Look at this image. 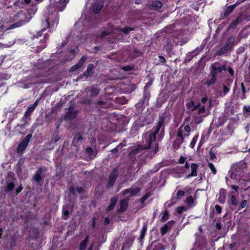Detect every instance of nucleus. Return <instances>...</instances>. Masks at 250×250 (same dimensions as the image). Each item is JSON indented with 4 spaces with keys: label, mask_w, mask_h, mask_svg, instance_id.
I'll list each match as a JSON object with an SVG mask.
<instances>
[{
    "label": "nucleus",
    "mask_w": 250,
    "mask_h": 250,
    "mask_svg": "<svg viewBox=\"0 0 250 250\" xmlns=\"http://www.w3.org/2000/svg\"><path fill=\"white\" fill-rule=\"evenodd\" d=\"M165 118L161 116L159 118V121L157 126L153 128L150 132H147L143 135V140L148 144L146 148H150L154 147V153H156L158 150L157 143H155L156 135L162 128L161 131H164V124Z\"/></svg>",
    "instance_id": "1"
},
{
    "label": "nucleus",
    "mask_w": 250,
    "mask_h": 250,
    "mask_svg": "<svg viewBox=\"0 0 250 250\" xmlns=\"http://www.w3.org/2000/svg\"><path fill=\"white\" fill-rule=\"evenodd\" d=\"M68 0H55L51 3L48 8V12L53 14L62 11L65 7Z\"/></svg>",
    "instance_id": "2"
},
{
    "label": "nucleus",
    "mask_w": 250,
    "mask_h": 250,
    "mask_svg": "<svg viewBox=\"0 0 250 250\" xmlns=\"http://www.w3.org/2000/svg\"><path fill=\"white\" fill-rule=\"evenodd\" d=\"M190 131V127L188 125L180 126L177 131V141L179 144H181L183 142L184 137L188 136Z\"/></svg>",
    "instance_id": "3"
},
{
    "label": "nucleus",
    "mask_w": 250,
    "mask_h": 250,
    "mask_svg": "<svg viewBox=\"0 0 250 250\" xmlns=\"http://www.w3.org/2000/svg\"><path fill=\"white\" fill-rule=\"evenodd\" d=\"M31 135H27L19 144L17 148L18 152H22L27 146Z\"/></svg>",
    "instance_id": "4"
},
{
    "label": "nucleus",
    "mask_w": 250,
    "mask_h": 250,
    "mask_svg": "<svg viewBox=\"0 0 250 250\" xmlns=\"http://www.w3.org/2000/svg\"><path fill=\"white\" fill-rule=\"evenodd\" d=\"M140 189L141 188L139 187L133 186L130 188L125 190L123 194H129V197H133L137 195V194L139 192Z\"/></svg>",
    "instance_id": "5"
},
{
    "label": "nucleus",
    "mask_w": 250,
    "mask_h": 250,
    "mask_svg": "<svg viewBox=\"0 0 250 250\" xmlns=\"http://www.w3.org/2000/svg\"><path fill=\"white\" fill-rule=\"evenodd\" d=\"M212 70H211V74L215 76L217 72H221L223 70L226 69V66L224 65L220 66L217 63H214L211 66Z\"/></svg>",
    "instance_id": "6"
},
{
    "label": "nucleus",
    "mask_w": 250,
    "mask_h": 250,
    "mask_svg": "<svg viewBox=\"0 0 250 250\" xmlns=\"http://www.w3.org/2000/svg\"><path fill=\"white\" fill-rule=\"evenodd\" d=\"M179 162L181 164H184L186 162L185 167L186 169H180L178 167H176V170L181 174H184L186 173V170L189 168V166L188 162L186 161V158L184 157H180Z\"/></svg>",
    "instance_id": "7"
},
{
    "label": "nucleus",
    "mask_w": 250,
    "mask_h": 250,
    "mask_svg": "<svg viewBox=\"0 0 250 250\" xmlns=\"http://www.w3.org/2000/svg\"><path fill=\"white\" fill-rule=\"evenodd\" d=\"M198 167V165L195 163H192L190 165L191 172L189 174L186 176V178H189L191 177H195L197 175V170Z\"/></svg>",
    "instance_id": "8"
},
{
    "label": "nucleus",
    "mask_w": 250,
    "mask_h": 250,
    "mask_svg": "<svg viewBox=\"0 0 250 250\" xmlns=\"http://www.w3.org/2000/svg\"><path fill=\"white\" fill-rule=\"evenodd\" d=\"M117 175H118V173L116 170H114L111 173V174H110V175L109 176V181H108V183L107 185V186L108 187H111L113 185V184L116 179Z\"/></svg>",
    "instance_id": "9"
},
{
    "label": "nucleus",
    "mask_w": 250,
    "mask_h": 250,
    "mask_svg": "<svg viewBox=\"0 0 250 250\" xmlns=\"http://www.w3.org/2000/svg\"><path fill=\"white\" fill-rule=\"evenodd\" d=\"M86 60V57L83 56L80 60L79 63L77 64L74 65L71 68L70 70L73 71H75L79 68H80L82 67L84 63Z\"/></svg>",
    "instance_id": "10"
},
{
    "label": "nucleus",
    "mask_w": 250,
    "mask_h": 250,
    "mask_svg": "<svg viewBox=\"0 0 250 250\" xmlns=\"http://www.w3.org/2000/svg\"><path fill=\"white\" fill-rule=\"evenodd\" d=\"M38 103L39 100H36L33 104L30 105L25 112L24 116L26 117L29 116L36 108L38 104Z\"/></svg>",
    "instance_id": "11"
},
{
    "label": "nucleus",
    "mask_w": 250,
    "mask_h": 250,
    "mask_svg": "<svg viewBox=\"0 0 250 250\" xmlns=\"http://www.w3.org/2000/svg\"><path fill=\"white\" fill-rule=\"evenodd\" d=\"M78 114V112L73 108H70L68 112L66 115V118L68 119H73L75 118Z\"/></svg>",
    "instance_id": "12"
},
{
    "label": "nucleus",
    "mask_w": 250,
    "mask_h": 250,
    "mask_svg": "<svg viewBox=\"0 0 250 250\" xmlns=\"http://www.w3.org/2000/svg\"><path fill=\"white\" fill-rule=\"evenodd\" d=\"M200 106V104H196L193 101L190 100L187 104V106L188 109L191 111H193L198 108V106Z\"/></svg>",
    "instance_id": "13"
},
{
    "label": "nucleus",
    "mask_w": 250,
    "mask_h": 250,
    "mask_svg": "<svg viewBox=\"0 0 250 250\" xmlns=\"http://www.w3.org/2000/svg\"><path fill=\"white\" fill-rule=\"evenodd\" d=\"M103 6V4L101 2L95 3L93 5V11L95 13H98Z\"/></svg>",
    "instance_id": "14"
},
{
    "label": "nucleus",
    "mask_w": 250,
    "mask_h": 250,
    "mask_svg": "<svg viewBox=\"0 0 250 250\" xmlns=\"http://www.w3.org/2000/svg\"><path fill=\"white\" fill-rule=\"evenodd\" d=\"M128 206L127 200H122L120 203V208L119 209V211L123 212L125 211Z\"/></svg>",
    "instance_id": "15"
},
{
    "label": "nucleus",
    "mask_w": 250,
    "mask_h": 250,
    "mask_svg": "<svg viewBox=\"0 0 250 250\" xmlns=\"http://www.w3.org/2000/svg\"><path fill=\"white\" fill-rule=\"evenodd\" d=\"M163 5V3L160 1H155L152 4V8L154 9H157L161 8Z\"/></svg>",
    "instance_id": "16"
},
{
    "label": "nucleus",
    "mask_w": 250,
    "mask_h": 250,
    "mask_svg": "<svg viewBox=\"0 0 250 250\" xmlns=\"http://www.w3.org/2000/svg\"><path fill=\"white\" fill-rule=\"evenodd\" d=\"M88 241V237H86L80 244V250H85Z\"/></svg>",
    "instance_id": "17"
},
{
    "label": "nucleus",
    "mask_w": 250,
    "mask_h": 250,
    "mask_svg": "<svg viewBox=\"0 0 250 250\" xmlns=\"http://www.w3.org/2000/svg\"><path fill=\"white\" fill-rule=\"evenodd\" d=\"M117 201V199L116 198H113L111 199V202H110V204L107 208L108 210H110L114 208Z\"/></svg>",
    "instance_id": "18"
},
{
    "label": "nucleus",
    "mask_w": 250,
    "mask_h": 250,
    "mask_svg": "<svg viewBox=\"0 0 250 250\" xmlns=\"http://www.w3.org/2000/svg\"><path fill=\"white\" fill-rule=\"evenodd\" d=\"M62 213L64 218L66 219V217L69 214V207L67 205H65L63 207Z\"/></svg>",
    "instance_id": "19"
},
{
    "label": "nucleus",
    "mask_w": 250,
    "mask_h": 250,
    "mask_svg": "<svg viewBox=\"0 0 250 250\" xmlns=\"http://www.w3.org/2000/svg\"><path fill=\"white\" fill-rule=\"evenodd\" d=\"M42 173V169H39L37 172L36 173L34 176V179L36 180V182H39L41 181V175Z\"/></svg>",
    "instance_id": "20"
},
{
    "label": "nucleus",
    "mask_w": 250,
    "mask_h": 250,
    "mask_svg": "<svg viewBox=\"0 0 250 250\" xmlns=\"http://www.w3.org/2000/svg\"><path fill=\"white\" fill-rule=\"evenodd\" d=\"M234 41H235V37H231L228 40L226 44L228 46H229V47H230L231 48V47H232V46L234 44Z\"/></svg>",
    "instance_id": "21"
},
{
    "label": "nucleus",
    "mask_w": 250,
    "mask_h": 250,
    "mask_svg": "<svg viewBox=\"0 0 250 250\" xmlns=\"http://www.w3.org/2000/svg\"><path fill=\"white\" fill-rule=\"evenodd\" d=\"M169 223L165 224L164 227L161 228V233L162 235H165L167 231L169 229V227L168 225Z\"/></svg>",
    "instance_id": "22"
},
{
    "label": "nucleus",
    "mask_w": 250,
    "mask_h": 250,
    "mask_svg": "<svg viewBox=\"0 0 250 250\" xmlns=\"http://www.w3.org/2000/svg\"><path fill=\"white\" fill-rule=\"evenodd\" d=\"M94 65L92 64H90L88 66L86 72L84 73L85 76L88 77L90 75L92 70L94 68Z\"/></svg>",
    "instance_id": "23"
},
{
    "label": "nucleus",
    "mask_w": 250,
    "mask_h": 250,
    "mask_svg": "<svg viewBox=\"0 0 250 250\" xmlns=\"http://www.w3.org/2000/svg\"><path fill=\"white\" fill-rule=\"evenodd\" d=\"M231 49L230 47H229V46H228L226 44L225 45V46L222 47V48L219 51V54H224L227 52L229 50Z\"/></svg>",
    "instance_id": "24"
},
{
    "label": "nucleus",
    "mask_w": 250,
    "mask_h": 250,
    "mask_svg": "<svg viewBox=\"0 0 250 250\" xmlns=\"http://www.w3.org/2000/svg\"><path fill=\"white\" fill-rule=\"evenodd\" d=\"M197 140H198V136H195L193 138L192 141L191 142V143H190V145H189V146L191 148H193L194 147V146H195Z\"/></svg>",
    "instance_id": "25"
},
{
    "label": "nucleus",
    "mask_w": 250,
    "mask_h": 250,
    "mask_svg": "<svg viewBox=\"0 0 250 250\" xmlns=\"http://www.w3.org/2000/svg\"><path fill=\"white\" fill-rule=\"evenodd\" d=\"M114 33V31L113 29H110L107 31H104L101 34V37H104L110 33Z\"/></svg>",
    "instance_id": "26"
},
{
    "label": "nucleus",
    "mask_w": 250,
    "mask_h": 250,
    "mask_svg": "<svg viewBox=\"0 0 250 250\" xmlns=\"http://www.w3.org/2000/svg\"><path fill=\"white\" fill-rule=\"evenodd\" d=\"M99 93V89L97 87H93L91 89V94L93 96H96Z\"/></svg>",
    "instance_id": "27"
},
{
    "label": "nucleus",
    "mask_w": 250,
    "mask_h": 250,
    "mask_svg": "<svg viewBox=\"0 0 250 250\" xmlns=\"http://www.w3.org/2000/svg\"><path fill=\"white\" fill-rule=\"evenodd\" d=\"M208 166L209 167L210 169L211 170L212 173L213 174H215L216 173V170L214 166L211 163H209L208 164Z\"/></svg>",
    "instance_id": "28"
},
{
    "label": "nucleus",
    "mask_w": 250,
    "mask_h": 250,
    "mask_svg": "<svg viewBox=\"0 0 250 250\" xmlns=\"http://www.w3.org/2000/svg\"><path fill=\"white\" fill-rule=\"evenodd\" d=\"M168 218V213L167 210H165L163 212V215L162 217V220L163 221H165L167 220Z\"/></svg>",
    "instance_id": "29"
},
{
    "label": "nucleus",
    "mask_w": 250,
    "mask_h": 250,
    "mask_svg": "<svg viewBox=\"0 0 250 250\" xmlns=\"http://www.w3.org/2000/svg\"><path fill=\"white\" fill-rule=\"evenodd\" d=\"M147 230V226L146 225H144L143 228H142L141 230V238H143L145 235V233Z\"/></svg>",
    "instance_id": "30"
},
{
    "label": "nucleus",
    "mask_w": 250,
    "mask_h": 250,
    "mask_svg": "<svg viewBox=\"0 0 250 250\" xmlns=\"http://www.w3.org/2000/svg\"><path fill=\"white\" fill-rule=\"evenodd\" d=\"M186 202L188 205H191L193 203L194 200L192 196H190L187 198Z\"/></svg>",
    "instance_id": "31"
},
{
    "label": "nucleus",
    "mask_w": 250,
    "mask_h": 250,
    "mask_svg": "<svg viewBox=\"0 0 250 250\" xmlns=\"http://www.w3.org/2000/svg\"><path fill=\"white\" fill-rule=\"evenodd\" d=\"M215 81H216V76L214 75V74H213V75H212V79L211 80H210L209 81H208L207 82V83L208 85H210V84L214 83Z\"/></svg>",
    "instance_id": "32"
},
{
    "label": "nucleus",
    "mask_w": 250,
    "mask_h": 250,
    "mask_svg": "<svg viewBox=\"0 0 250 250\" xmlns=\"http://www.w3.org/2000/svg\"><path fill=\"white\" fill-rule=\"evenodd\" d=\"M198 108H199V114H203L205 112V106L204 105L201 106L200 104V106H199Z\"/></svg>",
    "instance_id": "33"
},
{
    "label": "nucleus",
    "mask_w": 250,
    "mask_h": 250,
    "mask_svg": "<svg viewBox=\"0 0 250 250\" xmlns=\"http://www.w3.org/2000/svg\"><path fill=\"white\" fill-rule=\"evenodd\" d=\"M14 187V183L13 182H10L7 184L6 188H7V190L9 191V190H12L13 188Z\"/></svg>",
    "instance_id": "34"
},
{
    "label": "nucleus",
    "mask_w": 250,
    "mask_h": 250,
    "mask_svg": "<svg viewBox=\"0 0 250 250\" xmlns=\"http://www.w3.org/2000/svg\"><path fill=\"white\" fill-rule=\"evenodd\" d=\"M185 195V192L183 190H179L177 194L178 199H181Z\"/></svg>",
    "instance_id": "35"
},
{
    "label": "nucleus",
    "mask_w": 250,
    "mask_h": 250,
    "mask_svg": "<svg viewBox=\"0 0 250 250\" xmlns=\"http://www.w3.org/2000/svg\"><path fill=\"white\" fill-rule=\"evenodd\" d=\"M86 152L89 155V156L91 158L93 157V155L92 154L93 152V149L91 147H87L86 149Z\"/></svg>",
    "instance_id": "36"
},
{
    "label": "nucleus",
    "mask_w": 250,
    "mask_h": 250,
    "mask_svg": "<svg viewBox=\"0 0 250 250\" xmlns=\"http://www.w3.org/2000/svg\"><path fill=\"white\" fill-rule=\"evenodd\" d=\"M231 203L232 204V205H237V200L236 198V197L234 196V195H232L231 197Z\"/></svg>",
    "instance_id": "37"
},
{
    "label": "nucleus",
    "mask_w": 250,
    "mask_h": 250,
    "mask_svg": "<svg viewBox=\"0 0 250 250\" xmlns=\"http://www.w3.org/2000/svg\"><path fill=\"white\" fill-rule=\"evenodd\" d=\"M229 89H230V88L229 87L224 85L223 89V92L224 93V95H225L226 94H227L229 92Z\"/></svg>",
    "instance_id": "38"
},
{
    "label": "nucleus",
    "mask_w": 250,
    "mask_h": 250,
    "mask_svg": "<svg viewBox=\"0 0 250 250\" xmlns=\"http://www.w3.org/2000/svg\"><path fill=\"white\" fill-rule=\"evenodd\" d=\"M133 29L130 27H125L124 28V29L123 30V32L125 33V34H128L131 31H132Z\"/></svg>",
    "instance_id": "39"
},
{
    "label": "nucleus",
    "mask_w": 250,
    "mask_h": 250,
    "mask_svg": "<svg viewBox=\"0 0 250 250\" xmlns=\"http://www.w3.org/2000/svg\"><path fill=\"white\" fill-rule=\"evenodd\" d=\"M186 210V208L185 207H178V208H177V212L178 213H181L183 211L185 210Z\"/></svg>",
    "instance_id": "40"
},
{
    "label": "nucleus",
    "mask_w": 250,
    "mask_h": 250,
    "mask_svg": "<svg viewBox=\"0 0 250 250\" xmlns=\"http://www.w3.org/2000/svg\"><path fill=\"white\" fill-rule=\"evenodd\" d=\"M247 204V201L246 200H243L240 204V208H245Z\"/></svg>",
    "instance_id": "41"
},
{
    "label": "nucleus",
    "mask_w": 250,
    "mask_h": 250,
    "mask_svg": "<svg viewBox=\"0 0 250 250\" xmlns=\"http://www.w3.org/2000/svg\"><path fill=\"white\" fill-rule=\"evenodd\" d=\"M225 200V197L224 195L220 194L219 197V201L220 203H224Z\"/></svg>",
    "instance_id": "42"
},
{
    "label": "nucleus",
    "mask_w": 250,
    "mask_h": 250,
    "mask_svg": "<svg viewBox=\"0 0 250 250\" xmlns=\"http://www.w3.org/2000/svg\"><path fill=\"white\" fill-rule=\"evenodd\" d=\"M22 25V23H15L11 25V27L9 29H13L16 27H18L21 26Z\"/></svg>",
    "instance_id": "43"
},
{
    "label": "nucleus",
    "mask_w": 250,
    "mask_h": 250,
    "mask_svg": "<svg viewBox=\"0 0 250 250\" xmlns=\"http://www.w3.org/2000/svg\"><path fill=\"white\" fill-rule=\"evenodd\" d=\"M234 8V6H230L227 8L226 11V13H230Z\"/></svg>",
    "instance_id": "44"
},
{
    "label": "nucleus",
    "mask_w": 250,
    "mask_h": 250,
    "mask_svg": "<svg viewBox=\"0 0 250 250\" xmlns=\"http://www.w3.org/2000/svg\"><path fill=\"white\" fill-rule=\"evenodd\" d=\"M215 208V209H216V211L218 213H220L221 212L222 208H221V207L220 206L216 205Z\"/></svg>",
    "instance_id": "45"
},
{
    "label": "nucleus",
    "mask_w": 250,
    "mask_h": 250,
    "mask_svg": "<svg viewBox=\"0 0 250 250\" xmlns=\"http://www.w3.org/2000/svg\"><path fill=\"white\" fill-rule=\"evenodd\" d=\"M82 140V137L80 136H79L77 137V138H75L74 139L73 143L74 144V143H76L77 141H81Z\"/></svg>",
    "instance_id": "46"
},
{
    "label": "nucleus",
    "mask_w": 250,
    "mask_h": 250,
    "mask_svg": "<svg viewBox=\"0 0 250 250\" xmlns=\"http://www.w3.org/2000/svg\"><path fill=\"white\" fill-rule=\"evenodd\" d=\"M208 101V98L207 97H203L201 99V102L203 104H205Z\"/></svg>",
    "instance_id": "47"
},
{
    "label": "nucleus",
    "mask_w": 250,
    "mask_h": 250,
    "mask_svg": "<svg viewBox=\"0 0 250 250\" xmlns=\"http://www.w3.org/2000/svg\"><path fill=\"white\" fill-rule=\"evenodd\" d=\"M98 104H100V105H103V107H107V106L106 105H105V104L102 101H99L98 102Z\"/></svg>",
    "instance_id": "48"
},
{
    "label": "nucleus",
    "mask_w": 250,
    "mask_h": 250,
    "mask_svg": "<svg viewBox=\"0 0 250 250\" xmlns=\"http://www.w3.org/2000/svg\"><path fill=\"white\" fill-rule=\"evenodd\" d=\"M22 189V187L21 186H20L19 187H18L16 189L17 193L20 192Z\"/></svg>",
    "instance_id": "49"
},
{
    "label": "nucleus",
    "mask_w": 250,
    "mask_h": 250,
    "mask_svg": "<svg viewBox=\"0 0 250 250\" xmlns=\"http://www.w3.org/2000/svg\"><path fill=\"white\" fill-rule=\"evenodd\" d=\"M241 88H242V89L243 93H245V92H246V89H245V88L244 87V84L243 83H241Z\"/></svg>",
    "instance_id": "50"
},
{
    "label": "nucleus",
    "mask_w": 250,
    "mask_h": 250,
    "mask_svg": "<svg viewBox=\"0 0 250 250\" xmlns=\"http://www.w3.org/2000/svg\"><path fill=\"white\" fill-rule=\"evenodd\" d=\"M231 188L233 189L234 190H235L236 191H238V186H233V185H231L230 186Z\"/></svg>",
    "instance_id": "51"
},
{
    "label": "nucleus",
    "mask_w": 250,
    "mask_h": 250,
    "mask_svg": "<svg viewBox=\"0 0 250 250\" xmlns=\"http://www.w3.org/2000/svg\"><path fill=\"white\" fill-rule=\"evenodd\" d=\"M244 108L246 112H250V106H244Z\"/></svg>",
    "instance_id": "52"
},
{
    "label": "nucleus",
    "mask_w": 250,
    "mask_h": 250,
    "mask_svg": "<svg viewBox=\"0 0 250 250\" xmlns=\"http://www.w3.org/2000/svg\"><path fill=\"white\" fill-rule=\"evenodd\" d=\"M76 191H78L79 193H80L83 190V188H77L76 189Z\"/></svg>",
    "instance_id": "53"
},
{
    "label": "nucleus",
    "mask_w": 250,
    "mask_h": 250,
    "mask_svg": "<svg viewBox=\"0 0 250 250\" xmlns=\"http://www.w3.org/2000/svg\"><path fill=\"white\" fill-rule=\"evenodd\" d=\"M149 197L148 194H146L145 196H144L142 198L143 201H145L146 199H147Z\"/></svg>",
    "instance_id": "54"
},
{
    "label": "nucleus",
    "mask_w": 250,
    "mask_h": 250,
    "mask_svg": "<svg viewBox=\"0 0 250 250\" xmlns=\"http://www.w3.org/2000/svg\"><path fill=\"white\" fill-rule=\"evenodd\" d=\"M228 71L231 75H232L233 74V70L232 68H229L228 69Z\"/></svg>",
    "instance_id": "55"
},
{
    "label": "nucleus",
    "mask_w": 250,
    "mask_h": 250,
    "mask_svg": "<svg viewBox=\"0 0 250 250\" xmlns=\"http://www.w3.org/2000/svg\"><path fill=\"white\" fill-rule=\"evenodd\" d=\"M104 222L105 223V224H108L109 223V222H110V220H109V219L108 218H105L104 219Z\"/></svg>",
    "instance_id": "56"
},
{
    "label": "nucleus",
    "mask_w": 250,
    "mask_h": 250,
    "mask_svg": "<svg viewBox=\"0 0 250 250\" xmlns=\"http://www.w3.org/2000/svg\"><path fill=\"white\" fill-rule=\"evenodd\" d=\"M216 227L218 229H221V225L220 223H217L216 225Z\"/></svg>",
    "instance_id": "57"
},
{
    "label": "nucleus",
    "mask_w": 250,
    "mask_h": 250,
    "mask_svg": "<svg viewBox=\"0 0 250 250\" xmlns=\"http://www.w3.org/2000/svg\"><path fill=\"white\" fill-rule=\"evenodd\" d=\"M122 147V146H121V145H120L118 146H117L114 149H113V151L118 150L120 148H121Z\"/></svg>",
    "instance_id": "58"
},
{
    "label": "nucleus",
    "mask_w": 250,
    "mask_h": 250,
    "mask_svg": "<svg viewBox=\"0 0 250 250\" xmlns=\"http://www.w3.org/2000/svg\"><path fill=\"white\" fill-rule=\"evenodd\" d=\"M137 129V126L133 127V128L131 129V132H133L134 131H136Z\"/></svg>",
    "instance_id": "59"
},
{
    "label": "nucleus",
    "mask_w": 250,
    "mask_h": 250,
    "mask_svg": "<svg viewBox=\"0 0 250 250\" xmlns=\"http://www.w3.org/2000/svg\"><path fill=\"white\" fill-rule=\"evenodd\" d=\"M140 149V147H138L136 148V149H134L132 152L136 153V152L138 151Z\"/></svg>",
    "instance_id": "60"
},
{
    "label": "nucleus",
    "mask_w": 250,
    "mask_h": 250,
    "mask_svg": "<svg viewBox=\"0 0 250 250\" xmlns=\"http://www.w3.org/2000/svg\"><path fill=\"white\" fill-rule=\"evenodd\" d=\"M45 24L48 27L49 25V23L48 20H46V21L45 22Z\"/></svg>",
    "instance_id": "61"
},
{
    "label": "nucleus",
    "mask_w": 250,
    "mask_h": 250,
    "mask_svg": "<svg viewBox=\"0 0 250 250\" xmlns=\"http://www.w3.org/2000/svg\"><path fill=\"white\" fill-rule=\"evenodd\" d=\"M95 219H94L92 222V226L94 228L95 227Z\"/></svg>",
    "instance_id": "62"
},
{
    "label": "nucleus",
    "mask_w": 250,
    "mask_h": 250,
    "mask_svg": "<svg viewBox=\"0 0 250 250\" xmlns=\"http://www.w3.org/2000/svg\"><path fill=\"white\" fill-rule=\"evenodd\" d=\"M24 1L26 3H29L30 2V0H24Z\"/></svg>",
    "instance_id": "63"
},
{
    "label": "nucleus",
    "mask_w": 250,
    "mask_h": 250,
    "mask_svg": "<svg viewBox=\"0 0 250 250\" xmlns=\"http://www.w3.org/2000/svg\"><path fill=\"white\" fill-rule=\"evenodd\" d=\"M238 22L237 21H234L232 24H234V25H236L237 24Z\"/></svg>",
    "instance_id": "64"
}]
</instances>
